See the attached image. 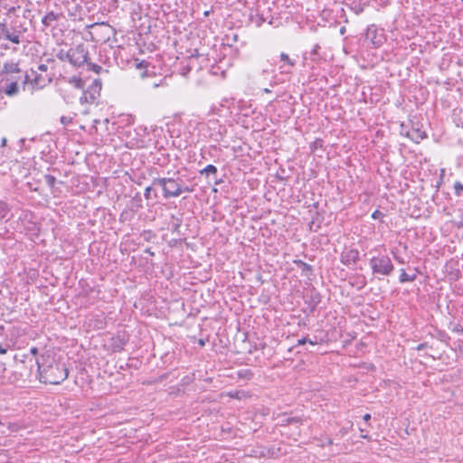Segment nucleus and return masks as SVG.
<instances>
[{
  "label": "nucleus",
  "instance_id": "obj_33",
  "mask_svg": "<svg viewBox=\"0 0 463 463\" xmlns=\"http://www.w3.org/2000/svg\"><path fill=\"white\" fill-rule=\"evenodd\" d=\"M154 187H155V186H153V185L151 184V186H147V187L145 189L144 196H145V198H146V200H149V199H150V197H151V192H152V190H153V188H154Z\"/></svg>",
  "mask_w": 463,
  "mask_h": 463
},
{
  "label": "nucleus",
  "instance_id": "obj_47",
  "mask_svg": "<svg viewBox=\"0 0 463 463\" xmlns=\"http://www.w3.org/2000/svg\"><path fill=\"white\" fill-rule=\"evenodd\" d=\"M361 438L365 439H370V437L367 434H362Z\"/></svg>",
  "mask_w": 463,
  "mask_h": 463
},
{
  "label": "nucleus",
  "instance_id": "obj_48",
  "mask_svg": "<svg viewBox=\"0 0 463 463\" xmlns=\"http://www.w3.org/2000/svg\"><path fill=\"white\" fill-rule=\"evenodd\" d=\"M263 91H264L265 93H269V92H271V90H270L269 89H268V88H265V89L263 90Z\"/></svg>",
  "mask_w": 463,
  "mask_h": 463
},
{
  "label": "nucleus",
  "instance_id": "obj_34",
  "mask_svg": "<svg viewBox=\"0 0 463 463\" xmlns=\"http://www.w3.org/2000/svg\"><path fill=\"white\" fill-rule=\"evenodd\" d=\"M384 214L379 211V210H375L373 213H372V218L373 219H380L382 217H383Z\"/></svg>",
  "mask_w": 463,
  "mask_h": 463
},
{
  "label": "nucleus",
  "instance_id": "obj_26",
  "mask_svg": "<svg viewBox=\"0 0 463 463\" xmlns=\"http://www.w3.org/2000/svg\"><path fill=\"white\" fill-rule=\"evenodd\" d=\"M10 211L7 203L0 200V220L5 218Z\"/></svg>",
  "mask_w": 463,
  "mask_h": 463
},
{
  "label": "nucleus",
  "instance_id": "obj_7",
  "mask_svg": "<svg viewBox=\"0 0 463 463\" xmlns=\"http://www.w3.org/2000/svg\"><path fill=\"white\" fill-rule=\"evenodd\" d=\"M39 369V379L42 383H50V384H58V376L56 374L57 367L52 365H49L47 367L42 368L40 364H38Z\"/></svg>",
  "mask_w": 463,
  "mask_h": 463
},
{
  "label": "nucleus",
  "instance_id": "obj_37",
  "mask_svg": "<svg viewBox=\"0 0 463 463\" xmlns=\"http://www.w3.org/2000/svg\"><path fill=\"white\" fill-rule=\"evenodd\" d=\"M427 346H428V344H427V343H421V344H420V345L416 347V349L420 351V350H423V349H425Z\"/></svg>",
  "mask_w": 463,
  "mask_h": 463
},
{
  "label": "nucleus",
  "instance_id": "obj_29",
  "mask_svg": "<svg viewBox=\"0 0 463 463\" xmlns=\"http://www.w3.org/2000/svg\"><path fill=\"white\" fill-rule=\"evenodd\" d=\"M302 421L301 418L299 417H287L283 420V422L286 424H295V423H300Z\"/></svg>",
  "mask_w": 463,
  "mask_h": 463
},
{
  "label": "nucleus",
  "instance_id": "obj_49",
  "mask_svg": "<svg viewBox=\"0 0 463 463\" xmlns=\"http://www.w3.org/2000/svg\"><path fill=\"white\" fill-rule=\"evenodd\" d=\"M222 182V179H220V180H215L214 184H221Z\"/></svg>",
  "mask_w": 463,
  "mask_h": 463
},
{
  "label": "nucleus",
  "instance_id": "obj_32",
  "mask_svg": "<svg viewBox=\"0 0 463 463\" xmlns=\"http://www.w3.org/2000/svg\"><path fill=\"white\" fill-rule=\"evenodd\" d=\"M88 66L90 70L94 71L95 72L97 73H99V71L102 70L101 66L99 65H97V64H93V63H90L88 61Z\"/></svg>",
  "mask_w": 463,
  "mask_h": 463
},
{
  "label": "nucleus",
  "instance_id": "obj_36",
  "mask_svg": "<svg viewBox=\"0 0 463 463\" xmlns=\"http://www.w3.org/2000/svg\"><path fill=\"white\" fill-rule=\"evenodd\" d=\"M71 120H72V118H68V117L60 118V122L63 125H67V124L71 123Z\"/></svg>",
  "mask_w": 463,
  "mask_h": 463
},
{
  "label": "nucleus",
  "instance_id": "obj_40",
  "mask_svg": "<svg viewBox=\"0 0 463 463\" xmlns=\"http://www.w3.org/2000/svg\"><path fill=\"white\" fill-rule=\"evenodd\" d=\"M145 252H146V253H148L150 256H154V252L151 250V249H150V248L146 249V250H145Z\"/></svg>",
  "mask_w": 463,
  "mask_h": 463
},
{
  "label": "nucleus",
  "instance_id": "obj_46",
  "mask_svg": "<svg viewBox=\"0 0 463 463\" xmlns=\"http://www.w3.org/2000/svg\"><path fill=\"white\" fill-rule=\"evenodd\" d=\"M345 27L343 26L340 28V33L343 35V34H345Z\"/></svg>",
  "mask_w": 463,
  "mask_h": 463
},
{
  "label": "nucleus",
  "instance_id": "obj_17",
  "mask_svg": "<svg viewBox=\"0 0 463 463\" xmlns=\"http://www.w3.org/2000/svg\"><path fill=\"white\" fill-rule=\"evenodd\" d=\"M294 263L298 266V269H301V272L305 276L312 275L313 267L301 260H294Z\"/></svg>",
  "mask_w": 463,
  "mask_h": 463
},
{
  "label": "nucleus",
  "instance_id": "obj_19",
  "mask_svg": "<svg viewBox=\"0 0 463 463\" xmlns=\"http://www.w3.org/2000/svg\"><path fill=\"white\" fill-rule=\"evenodd\" d=\"M401 274H400V277H399V282L400 283H405V282H412L416 279L417 278V274L416 273H413V274H408L404 269H402L401 270Z\"/></svg>",
  "mask_w": 463,
  "mask_h": 463
},
{
  "label": "nucleus",
  "instance_id": "obj_18",
  "mask_svg": "<svg viewBox=\"0 0 463 463\" xmlns=\"http://www.w3.org/2000/svg\"><path fill=\"white\" fill-rule=\"evenodd\" d=\"M227 396L232 399L244 400L250 397V394L249 392H246L244 390H236L228 392Z\"/></svg>",
  "mask_w": 463,
  "mask_h": 463
},
{
  "label": "nucleus",
  "instance_id": "obj_52",
  "mask_svg": "<svg viewBox=\"0 0 463 463\" xmlns=\"http://www.w3.org/2000/svg\"><path fill=\"white\" fill-rule=\"evenodd\" d=\"M95 124H99V120H94Z\"/></svg>",
  "mask_w": 463,
  "mask_h": 463
},
{
  "label": "nucleus",
  "instance_id": "obj_39",
  "mask_svg": "<svg viewBox=\"0 0 463 463\" xmlns=\"http://www.w3.org/2000/svg\"><path fill=\"white\" fill-rule=\"evenodd\" d=\"M307 343H309L310 345H317V337H315V340L308 338Z\"/></svg>",
  "mask_w": 463,
  "mask_h": 463
},
{
  "label": "nucleus",
  "instance_id": "obj_22",
  "mask_svg": "<svg viewBox=\"0 0 463 463\" xmlns=\"http://www.w3.org/2000/svg\"><path fill=\"white\" fill-rule=\"evenodd\" d=\"M320 302V296L319 294H315L310 297V302L309 305V313H313L317 306V304Z\"/></svg>",
  "mask_w": 463,
  "mask_h": 463
},
{
  "label": "nucleus",
  "instance_id": "obj_38",
  "mask_svg": "<svg viewBox=\"0 0 463 463\" xmlns=\"http://www.w3.org/2000/svg\"><path fill=\"white\" fill-rule=\"evenodd\" d=\"M307 341H308L307 337H303V338L298 340V345H304V344L307 343Z\"/></svg>",
  "mask_w": 463,
  "mask_h": 463
},
{
  "label": "nucleus",
  "instance_id": "obj_27",
  "mask_svg": "<svg viewBox=\"0 0 463 463\" xmlns=\"http://www.w3.org/2000/svg\"><path fill=\"white\" fill-rule=\"evenodd\" d=\"M141 237L144 239V241H151L152 240H154L156 235L154 232H152L151 230H146L144 231L142 233H141Z\"/></svg>",
  "mask_w": 463,
  "mask_h": 463
},
{
  "label": "nucleus",
  "instance_id": "obj_13",
  "mask_svg": "<svg viewBox=\"0 0 463 463\" xmlns=\"http://www.w3.org/2000/svg\"><path fill=\"white\" fill-rule=\"evenodd\" d=\"M14 74L21 76L24 75L25 73L22 71V70L19 68L18 63L16 62L9 61L4 63L0 75L12 76Z\"/></svg>",
  "mask_w": 463,
  "mask_h": 463
},
{
  "label": "nucleus",
  "instance_id": "obj_30",
  "mask_svg": "<svg viewBox=\"0 0 463 463\" xmlns=\"http://www.w3.org/2000/svg\"><path fill=\"white\" fill-rule=\"evenodd\" d=\"M44 179H45V182L46 184L50 186V187H53L55 183H56V178L55 176L53 175H46L44 176Z\"/></svg>",
  "mask_w": 463,
  "mask_h": 463
},
{
  "label": "nucleus",
  "instance_id": "obj_24",
  "mask_svg": "<svg viewBox=\"0 0 463 463\" xmlns=\"http://www.w3.org/2000/svg\"><path fill=\"white\" fill-rule=\"evenodd\" d=\"M319 49H320L319 44H316L314 46L313 50L310 52L309 58L313 61H318L322 59L321 55L318 52Z\"/></svg>",
  "mask_w": 463,
  "mask_h": 463
},
{
  "label": "nucleus",
  "instance_id": "obj_6",
  "mask_svg": "<svg viewBox=\"0 0 463 463\" xmlns=\"http://www.w3.org/2000/svg\"><path fill=\"white\" fill-rule=\"evenodd\" d=\"M60 16L72 17L73 23L75 18L80 14V4L78 0H60Z\"/></svg>",
  "mask_w": 463,
  "mask_h": 463
},
{
  "label": "nucleus",
  "instance_id": "obj_23",
  "mask_svg": "<svg viewBox=\"0 0 463 463\" xmlns=\"http://www.w3.org/2000/svg\"><path fill=\"white\" fill-rule=\"evenodd\" d=\"M237 375L240 379L251 380L254 374L250 369H241L238 371Z\"/></svg>",
  "mask_w": 463,
  "mask_h": 463
},
{
  "label": "nucleus",
  "instance_id": "obj_43",
  "mask_svg": "<svg viewBox=\"0 0 463 463\" xmlns=\"http://www.w3.org/2000/svg\"><path fill=\"white\" fill-rule=\"evenodd\" d=\"M6 138L5 137H3L2 140H1V146H5L6 145Z\"/></svg>",
  "mask_w": 463,
  "mask_h": 463
},
{
  "label": "nucleus",
  "instance_id": "obj_21",
  "mask_svg": "<svg viewBox=\"0 0 463 463\" xmlns=\"http://www.w3.org/2000/svg\"><path fill=\"white\" fill-rule=\"evenodd\" d=\"M170 222H169V225L171 226L170 229L172 231V232H179V229L181 227V224H182V220L175 217L174 214L171 215L170 217Z\"/></svg>",
  "mask_w": 463,
  "mask_h": 463
},
{
  "label": "nucleus",
  "instance_id": "obj_53",
  "mask_svg": "<svg viewBox=\"0 0 463 463\" xmlns=\"http://www.w3.org/2000/svg\"><path fill=\"white\" fill-rule=\"evenodd\" d=\"M3 423L0 421V425H2Z\"/></svg>",
  "mask_w": 463,
  "mask_h": 463
},
{
  "label": "nucleus",
  "instance_id": "obj_15",
  "mask_svg": "<svg viewBox=\"0 0 463 463\" xmlns=\"http://www.w3.org/2000/svg\"><path fill=\"white\" fill-rule=\"evenodd\" d=\"M19 82L22 83V80L17 76L14 81L6 83V87L4 90L0 89V92H4L9 97L17 95L19 92Z\"/></svg>",
  "mask_w": 463,
  "mask_h": 463
},
{
  "label": "nucleus",
  "instance_id": "obj_9",
  "mask_svg": "<svg viewBox=\"0 0 463 463\" xmlns=\"http://www.w3.org/2000/svg\"><path fill=\"white\" fill-rule=\"evenodd\" d=\"M384 36L379 32L374 24L367 27L365 33V41L369 42L374 48L380 47L383 43Z\"/></svg>",
  "mask_w": 463,
  "mask_h": 463
},
{
  "label": "nucleus",
  "instance_id": "obj_42",
  "mask_svg": "<svg viewBox=\"0 0 463 463\" xmlns=\"http://www.w3.org/2000/svg\"><path fill=\"white\" fill-rule=\"evenodd\" d=\"M63 371H64V378H63V380H65V379H67V377H68L69 370H68V368H64V370H63Z\"/></svg>",
  "mask_w": 463,
  "mask_h": 463
},
{
  "label": "nucleus",
  "instance_id": "obj_50",
  "mask_svg": "<svg viewBox=\"0 0 463 463\" xmlns=\"http://www.w3.org/2000/svg\"><path fill=\"white\" fill-rule=\"evenodd\" d=\"M199 344H200V345H204V341L201 339V340H199Z\"/></svg>",
  "mask_w": 463,
  "mask_h": 463
},
{
  "label": "nucleus",
  "instance_id": "obj_31",
  "mask_svg": "<svg viewBox=\"0 0 463 463\" xmlns=\"http://www.w3.org/2000/svg\"><path fill=\"white\" fill-rule=\"evenodd\" d=\"M1 77H2L1 82L10 83L11 81L15 80L17 75H15V74H14L12 76L2 75Z\"/></svg>",
  "mask_w": 463,
  "mask_h": 463
},
{
  "label": "nucleus",
  "instance_id": "obj_20",
  "mask_svg": "<svg viewBox=\"0 0 463 463\" xmlns=\"http://www.w3.org/2000/svg\"><path fill=\"white\" fill-rule=\"evenodd\" d=\"M279 60L280 61L283 62V65L280 66V69H284L285 66H288V67H294L296 65V61L294 60H292L287 53L285 52H281L280 55H279Z\"/></svg>",
  "mask_w": 463,
  "mask_h": 463
},
{
  "label": "nucleus",
  "instance_id": "obj_10",
  "mask_svg": "<svg viewBox=\"0 0 463 463\" xmlns=\"http://www.w3.org/2000/svg\"><path fill=\"white\" fill-rule=\"evenodd\" d=\"M359 250L354 248H345L340 255V261L350 267L351 265H355L359 260Z\"/></svg>",
  "mask_w": 463,
  "mask_h": 463
},
{
  "label": "nucleus",
  "instance_id": "obj_11",
  "mask_svg": "<svg viewBox=\"0 0 463 463\" xmlns=\"http://www.w3.org/2000/svg\"><path fill=\"white\" fill-rule=\"evenodd\" d=\"M128 343V334L123 332H118L116 335L110 338L109 346L112 352H121L125 345Z\"/></svg>",
  "mask_w": 463,
  "mask_h": 463
},
{
  "label": "nucleus",
  "instance_id": "obj_44",
  "mask_svg": "<svg viewBox=\"0 0 463 463\" xmlns=\"http://www.w3.org/2000/svg\"><path fill=\"white\" fill-rule=\"evenodd\" d=\"M395 260H396L399 263H402V264H403V263H404V260H403L402 258H400V257H395Z\"/></svg>",
  "mask_w": 463,
  "mask_h": 463
},
{
  "label": "nucleus",
  "instance_id": "obj_3",
  "mask_svg": "<svg viewBox=\"0 0 463 463\" xmlns=\"http://www.w3.org/2000/svg\"><path fill=\"white\" fill-rule=\"evenodd\" d=\"M152 185L162 188L165 199L178 197L183 193H192L194 191V188L186 185L180 176L154 178Z\"/></svg>",
  "mask_w": 463,
  "mask_h": 463
},
{
  "label": "nucleus",
  "instance_id": "obj_35",
  "mask_svg": "<svg viewBox=\"0 0 463 463\" xmlns=\"http://www.w3.org/2000/svg\"><path fill=\"white\" fill-rule=\"evenodd\" d=\"M265 21H266V20H265V18L263 17V15H262V14L258 15V19H257V21H256V25H257L258 27H260V26L262 25V24H263V23H265Z\"/></svg>",
  "mask_w": 463,
  "mask_h": 463
},
{
  "label": "nucleus",
  "instance_id": "obj_5",
  "mask_svg": "<svg viewBox=\"0 0 463 463\" xmlns=\"http://www.w3.org/2000/svg\"><path fill=\"white\" fill-rule=\"evenodd\" d=\"M372 273L374 276H390L394 270L391 258L386 254L379 253L369 260Z\"/></svg>",
  "mask_w": 463,
  "mask_h": 463
},
{
  "label": "nucleus",
  "instance_id": "obj_12",
  "mask_svg": "<svg viewBox=\"0 0 463 463\" xmlns=\"http://www.w3.org/2000/svg\"><path fill=\"white\" fill-rule=\"evenodd\" d=\"M21 32H10L5 24L0 23V39H5L12 42L13 43L18 44L21 42Z\"/></svg>",
  "mask_w": 463,
  "mask_h": 463
},
{
  "label": "nucleus",
  "instance_id": "obj_16",
  "mask_svg": "<svg viewBox=\"0 0 463 463\" xmlns=\"http://www.w3.org/2000/svg\"><path fill=\"white\" fill-rule=\"evenodd\" d=\"M405 136L416 143H419L420 140H422L426 137V134L424 131L420 130L418 128H414V127H412L410 130H408L405 133Z\"/></svg>",
  "mask_w": 463,
  "mask_h": 463
},
{
  "label": "nucleus",
  "instance_id": "obj_14",
  "mask_svg": "<svg viewBox=\"0 0 463 463\" xmlns=\"http://www.w3.org/2000/svg\"><path fill=\"white\" fill-rule=\"evenodd\" d=\"M57 18H58L57 14L52 11L48 13L43 18V24L44 26L43 31L45 32L46 34H48L49 33H52L53 36L55 35L53 33L55 26L52 25V24L57 21Z\"/></svg>",
  "mask_w": 463,
  "mask_h": 463
},
{
  "label": "nucleus",
  "instance_id": "obj_28",
  "mask_svg": "<svg viewBox=\"0 0 463 463\" xmlns=\"http://www.w3.org/2000/svg\"><path fill=\"white\" fill-rule=\"evenodd\" d=\"M454 191L455 194L458 197L463 196V184L460 182H456L454 184Z\"/></svg>",
  "mask_w": 463,
  "mask_h": 463
},
{
  "label": "nucleus",
  "instance_id": "obj_8",
  "mask_svg": "<svg viewBox=\"0 0 463 463\" xmlns=\"http://www.w3.org/2000/svg\"><path fill=\"white\" fill-rule=\"evenodd\" d=\"M56 58H58V54L43 53V55L40 59L38 70L40 71H50L51 73H56V69H57Z\"/></svg>",
  "mask_w": 463,
  "mask_h": 463
},
{
  "label": "nucleus",
  "instance_id": "obj_51",
  "mask_svg": "<svg viewBox=\"0 0 463 463\" xmlns=\"http://www.w3.org/2000/svg\"><path fill=\"white\" fill-rule=\"evenodd\" d=\"M31 352H32L33 354H35V353H36V348H35V347L32 348V349H31Z\"/></svg>",
  "mask_w": 463,
  "mask_h": 463
},
{
  "label": "nucleus",
  "instance_id": "obj_2",
  "mask_svg": "<svg viewBox=\"0 0 463 463\" xmlns=\"http://www.w3.org/2000/svg\"><path fill=\"white\" fill-rule=\"evenodd\" d=\"M62 79L67 80L68 85L60 91L64 93L63 99L68 103L73 102L79 97L81 104H92L100 96L102 83L99 79H95L87 90H84V81L77 75L62 76Z\"/></svg>",
  "mask_w": 463,
  "mask_h": 463
},
{
  "label": "nucleus",
  "instance_id": "obj_45",
  "mask_svg": "<svg viewBox=\"0 0 463 463\" xmlns=\"http://www.w3.org/2000/svg\"><path fill=\"white\" fill-rule=\"evenodd\" d=\"M5 353H6V349L0 345V354H5Z\"/></svg>",
  "mask_w": 463,
  "mask_h": 463
},
{
  "label": "nucleus",
  "instance_id": "obj_1",
  "mask_svg": "<svg viewBox=\"0 0 463 463\" xmlns=\"http://www.w3.org/2000/svg\"><path fill=\"white\" fill-rule=\"evenodd\" d=\"M61 31L60 61H68L75 68L88 63L89 52L85 43L81 42L80 33L75 29Z\"/></svg>",
  "mask_w": 463,
  "mask_h": 463
},
{
  "label": "nucleus",
  "instance_id": "obj_25",
  "mask_svg": "<svg viewBox=\"0 0 463 463\" xmlns=\"http://www.w3.org/2000/svg\"><path fill=\"white\" fill-rule=\"evenodd\" d=\"M200 174L202 175H204L206 176H208L209 175H216L217 174V168L213 165H208L207 166H205L203 169H202L200 171Z\"/></svg>",
  "mask_w": 463,
  "mask_h": 463
},
{
  "label": "nucleus",
  "instance_id": "obj_4",
  "mask_svg": "<svg viewBox=\"0 0 463 463\" xmlns=\"http://www.w3.org/2000/svg\"><path fill=\"white\" fill-rule=\"evenodd\" d=\"M55 74L56 73H51L50 71H40L39 70L34 71L32 69L30 72H25L24 75L19 76V79L22 80L24 89H25V86L28 84L32 85L33 88L43 89L52 82Z\"/></svg>",
  "mask_w": 463,
  "mask_h": 463
},
{
  "label": "nucleus",
  "instance_id": "obj_41",
  "mask_svg": "<svg viewBox=\"0 0 463 463\" xmlns=\"http://www.w3.org/2000/svg\"><path fill=\"white\" fill-rule=\"evenodd\" d=\"M364 420L365 421L370 420H371V414L366 413V414L364 416Z\"/></svg>",
  "mask_w": 463,
  "mask_h": 463
}]
</instances>
